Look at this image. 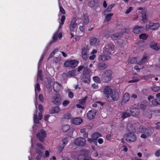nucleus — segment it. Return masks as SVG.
<instances>
[{"label":"nucleus","mask_w":160,"mask_h":160,"mask_svg":"<svg viewBox=\"0 0 160 160\" xmlns=\"http://www.w3.org/2000/svg\"><path fill=\"white\" fill-rule=\"evenodd\" d=\"M92 86L93 88L95 89H97L98 88V85H96L95 83L92 84Z\"/></svg>","instance_id":"obj_64"},{"label":"nucleus","mask_w":160,"mask_h":160,"mask_svg":"<svg viewBox=\"0 0 160 160\" xmlns=\"http://www.w3.org/2000/svg\"><path fill=\"white\" fill-rule=\"evenodd\" d=\"M58 35V31H57L53 35V37H52L54 41H56L57 39Z\"/></svg>","instance_id":"obj_47"},{"label":"nucleus","mask_w":160,"mask_h":160,"mask_svg":"<svg viewBox=\"0 0 160 160\" xmlns=\"http://www.w3.org/2000/svg\"><path fill=\"white\" fill-rule=\"evenodd\" d=\"M110 94V95L107 96V99L109 101H117L119 98V93L117 92L112 91Z\"/></svg>","instance_id":"obj_6"},{"label":"nucleus","mask_w":160,"mask_h":160,"mask_svg":"<svg viewBox=\"0 0 160 160\" xmlns=\"http://www.w3.org/2000/svg\"><path fill=\"white\" fill-rule=\"evenodd\" d=\"M82 120L80 118H76L72 120V122L75 124L78 125L82 122Z\"/></svg>","instance_id":"obj_19"},{"label":"nucleus","mask_w":160,"mask_h":160,"mask_svg":"<svg viewBox=\"0 0 160 160\" xmlns=\"http://www.w3.org/2000/svg\"><path fill=\"white\" fill-rule=\"evenodd\" d=\"M112 92V89L108 86L106 87L103 90V92L106 95L107 98V96L110 95Z\"/></svg>","instance_id":"obj_17"},{"label":"nucleus","mask_w":160,"mask_h":160,"mask_svg":"<svg viewBox=\"0 0 160 160\" xmlns=\"http://www.w3.org/2000/svg\"><path fill=\"white\" fill-rule=\"evenodd\" d=\"M107 66L104 62L99 63L98 66V68L99 70H102L107 68Z\"/></svg>","instance_id":"obj_22"},{"label":"nucleus","mask_w":160,"mask_h":160,"mask_svg":"<svg viewBox=\"0 0 160 160\" xmlns=\"http://www.w3.org/2000/svg\"><path fill=\"white\" fill-rule=\"evenodd\" d=\"M130 116V114L129 113H127L126 112H124L123 113L122 115L121 118L122 119H124V118H127Z\"/></svg>","instance_id":"obj_35"},{"label":"nucleus","mask_w":160,"mask_h":160,"mask_svg":"<svg viewBox=\"0 0 160 160\" xmlns=\"http://www.w3.org/2000/svg\"><path fill=\"white\" fill-rule=\"evenodd\" d=\"M38 109L40 112H43V106L41 104H39L38 106Z\"/></svg>","instance_id":"obj_59"},{"label":"nucleus","mask_w":160,"mask_h":160,"mask_svg":"<svg viewBox=\"0 0 160 160\" xmlns=\"http://www.w3.org/2000/svg\"><path fill=\"white\" fill-rule=\"evenodd\" d=\"M147 61V57L146 56H143L141 61L138 63V65H142L145 63Z\"/></svg>","instance_id":"obj_31"},{"label":"nucleus","mask_w":160,"mask_h":160,"mask_svg":"<svg viewBox=\"0 0 160 160\" xmlns=\"http://www.w3.org/2000/svg\"><path fill=\"white\" fill-rule=\"evenodd\" d=\"M65 19V16L64 15H63L62 16L61 20V22H60L59 24V28H60L61 27L62 25L63 24Z\"/></svg>","instance_id":"obj_36"},{"label":"nucleus","mask_w":160,"mask_h":160,"mask_svg":"<svg viewBox=\"0 0 160 160\" xmlns=\"http://www.w3.org/2000/svg\"><path fill=\"white\" fill-rule=\"evenodd\" d=\"M156 157L160 156V149L156 151L154 153Z\"/></svg>","instance_id":"obj_53"},{"label":"nucleus","mask_w":160,"mask_h":160,"mask_svg":"<svg viewBox=\"0 0 160 160\" xmlns=\"http://www.w3.org/2000/svg\"><path fill=\"white\" fill-rule=\"evenodd\" d=\"M46 137V133L45 131L43 130H41L37 134V137L41 142L44 141V138Z\"/></svg>","instance_id":"obj_8"},{"label":"nucleus","mask_w":160,"mask_h":160,"mask_svg":"<svg viewBox=\"0 0 160 160\" xmlns=\"http://www.w3.org/2000/svg\"><path fill=\"white\" fill-rule=\"evenodd\" d=\"M39 99L40 100V101H41V102L43 101V96L42 94H40L39 95Z\"/></svg>","instance_id":"obj_62"},{"label":"nucleus","mask_w":160,"mask_h":160,"mask_svg":"<svg viewBox=\"0 0 160 160\" xmlns=\"http://www.w3.org/2000/svg\"><path fill=\"white\" fill-rule=\"evenodd\" d=\"M64 118L68 120L72 118V116L69 113H67L64 115Z\"/></svg>","instance_id":"obj_43"},{"label":"nucleus","mask_w":160,"mask_h":160,"mask_svg":"<svg viewBox=\"0 0 160 160\" xmlns=\"http://www.w3.org/2000/svg\"><path fill=\"white\" fill-rule=\"evenodd\" d=\"M101 136V135L100 133L97 132H95L92 135V138L94 141H95L98 138Z\"/></svg>","instance_id":"obj_27"},{"label":"nucleus","mask_w":160,"mask_h":160,"mask_svg":"<svg viewBox=\"0 0 160 160\" xmlns=\"http://www.w3.org/2000/svg\"><path fill=\"white\" fill-rule=\"evenodd\" d=\"M132 80L129 81V83H133L139 81L140 80V76L138 75H136L132 77Z\"/></svg>","instance_id":"obj_26"},{"label":"nucleus","mask_w":160,"mask_h":160,"mask_svg":"<svg viewBox=\"0 0 160 160\" xmlns=\"http://www.w3.org/2000/svg\"><path fill=\"white\" fill-rule=\"evenodd\" d=\"M97 112V111L96 110L94 109H92L87 113L88 118L89 119H93L94 118Z\"/></svg>","instance_id":"obj_12"},{"label":"nucleus","mask_w":160,"mask_h":160,"mask_svg":"<svg viewBox=\"0 0 160 160\" xmlns=\"http://www.w3.org/2000/svg\"><path fill=\"white\" fill-rule=\"evenodd\" d=\"M83 20V23L85 24H87L89 22L88 18V17L85 15L84 16Z\"/></svg>","instance_id":"obj_40"},{"label":"nucleus","mask_w":160,"mask_h":160,"mask_svg":"<svg viewBox=\"0 0 160 160\" xmlns=\"http://www.w3.org/2000/svg\"><path fill=\"white\" fill-rule=\"evenodd\" d=\"M144 28L142 26H137L135 27L133 30V32L134 33L136 34L138 33L143 30Z\"/></svg>","instance_id":"obj_16"},{"label":"nucleus","mask_w":160,"mask_h":160,"mask_svg":"<svg viewBox=\"0 0 160 160\" xmlns=\"http://www.w3.org/2000/svg\"><path fill=\"white\" fill-rule=\"evenodd\" d=\"M53 89L56 92H58L62 89V86L56 82H54L53 84Z\"/></svg>","instance_id":"obj_15"},{"label":"nucleus","mask_w":160,"mask_h":160,"mask_svg":"<svg viewBox=\"0 0 160 160\" xmlns=\"http://www.w3.org/2000/svg\"><path fill=\"white\" fill-rule=\"evenodd\" d=\"M69 126L68 125H65L62 126V129L64 132H66L69 129Z\"/></svg>","instance_id":"obj_37"},{"label":"nucleus","mask_w":160,"mask_h":160,"mask_svg":"<svg viewBox=\"0 0 160 160\" xmlns=\"http://www.w3.org/2000/svg\"><path fill=\"white\" fill-rule=\"evenodd\" d=\"M160 88L158 86H155L152 88V89L154 91L157 92L159 90Z\"/></svg>","instance_id":"obj_51"},{"label":"nucleus","mask_w":160,"mask_h":160,"mask_svg":"<svg viewBox=\"0 0 160 160\" xmlns=\"http://www.w3.org/2000/svg\"><path fill=\"white\" fill-rule=\"evenodd\" d=\"M61 96L59 94H57L53 98L52 102L55 104L58 105L61 104Z\"/></svg>","instance_id":"obj_10"},{"label":"nucleus","mask_w":160,"mask_h":160,"mask_svg":"<svg viewBox=\"0 0 160 160\" xmlns=\"http://www.w3.org/2000/svg\"><path fill=\"white\" fill-rule=\"evenodd\" d=\"M152 105L153 106H156L158 104V99L157 100L153 99L152 101Z\"/></svg>","instance_id":"obj_48"},{"label":"nucleus","mask_w":160,"mask_h":160,"mask_svg":"<svg viewBox=\"0 0 160 160\" xmlns=\"http://www.w3.org/2000/svg\"><path fill=\"white\" fill-rule=\"evenodd\" d=\"M99 43V40L97 38H92L90 39V43L91 46H97Z\"/></svg>","instance_id":"obj_14"},{"label":"nucleus","mask_w":160,"mask_h":160,"mask_svg":"<svg viewBox=\"0 0 160 160\" xmlns=\"http://www.w3.org/2000/svg\"><path fill=\"white\" fill-rule=\"evenodd\" d=\"M69 103V101L68 100H64L62 102V104L64 107L67 106Z\"/></svg>","instance_id":"obj_52"},{"label":"nucleus","mask_w":160,"mask_h":160,"mask_svg":"<svg viewBox=\"0 0 160 160\" xmlns=\"http://www.w3.org/2000/svg\"><path fill=\"white\" fill-rule=\"evenodd\" d=\"M139 37L141 39L145 40L147 39L148 36L146 35V34L144 33H142L140 34L139 35Z\"/></svg>","instance_id":"obj_45"},{"label":"nucleus","mask_w":160,"mask_h":160,"mask_svg":"<svg viewBox=\"0 0 160 160\" xmlns=\"http://www.w3.org/2000/svg\"><path fill=\"white\" fill-rule=\"evenodd\" d=\"M36 151L40 155H42L43 152L41 150H39L38 149H36Z\"/></svg>","instance_id":"obj_60"},{"label":"nucleus","mask_w":160,"mask_h":160,"mask_svg":"<svg viewBox=\"0 0 160 160\" xmlns=\"http://www.w3.org/2000/svg\"><path fill=\"white\" fill-rule=\"evenodd\" d=\"M140 110L137 108H133L131 110V113L132 115L136 116L138 115L140 112Z\"/></svg>","instance_id":"obj_21"},{"label":"nucleus","mask_w":160,"mask_h":160,"mask_svg":"<svg viewBox=\"0 0 160 160\" xmlns=\"http://www.w3.org/2000/svg\"><path fill=\"white\" fill-rule=\"evenodd\" d=\"M87 49L85 48H83L82 49V58L86 60L87 59Z\"/></svg>","instance_id":"obj_18"},{"label":"nucleus","mask_w":160,"mask_h":160,"mask_svg":"<svg viewBox=\"0 0 160 160\" xmlns=\"http://www.w3.org/2000/svg\"><path fill=\"white\" fill-rule=\"evenodd\" d=\"M111 58L110 56L104 55H101L99 56V59L100 60H101L102 61L108 60L110 59Z\"/></svg>","instance_id":"obj_24"},{"label":"nucleus","mask_w":160,"mask_h":160,"mask_svg":"<svg viewBox=\"0 0 160 160\" xmlns=\"http://www.w3.org/2000/svg\"><path fill=\"white\" fill-rule=\"evenodd\" d=\"M154 131V129L152 128L144 126H140L139 128V132L142 133L141 137L144 139L151 135Z\"/></svg>","instance_id":"obj_2"},{"label":"nucleus","mask_w":160,"mask_h":160,"mask_svg":"<svg viewBox=\"0 0 160 160\" xmlns=\"http://www.w3.org/2000/svg\"><path fill=\"white\" fill-rule=\"evenodd\" d=\"M159 27V24L158 23H152V22H149L148 25H146V28L148 30L150 29L152 30L156 29Z\"/></svg>","instance_id":"obj_11"},{"label":"nucleus","mask_w":160,"mask_h":160,"mask_svg":"<svg viewBox=\"0 0 160 160\" xmlns=\"http://www.w3.org/2000/svg\"><path fill=\"white\" fill-rule=\"evenodd\" d=\"M42 71L41 70H38V72L37 77L38 78H39L41 80H42Z\"/></svg>","instance_id":"obj_44"},{"label":"nucleus","mask_w":160,"mask_h":160,"mask_svg":"<svg viewBox=\"0 0 160 160\" xmlns=\"http://www.w3.org/2000/svg\"><path fill=\"white\" fill-rule=\"evenodd\" d=\"M37 146L38 148H40L41 149H43V148L42 145L40 143H37Z\"/></svg>","instance_id":"obj_57"},{"label":"nucleus","mask_w":160,"mask_h":160,"mask_svg":"<svg viewBox=\"0 0 160 160\" xmlns=\"http://www.w3.org/2000/svg\"><path fill=\"white\" fill-rule=\"evenodd\" d=\"M41 89L40 88V85L38 82V79L37 80V82L35 86V90L36 92V91L37 90L39 92L40 90Z\"/></svg>","instance_id":"obj_34"},{"label":"nucleus","mask_w":160,"mask_h":160,"mask_svg":"<svg viewBox=\"0 0 160 160\" xmlns=\"http://www.w3.org/2000/svg\"><path fill=\"white\" fill-rule=\"evenodd\" d=\"M59 9H60V12L63 14H64L65 13V12L64 10V9L62 7V6L59 5Z\"/></svg>","instance_id":"obj_49"},{"label":"nucleus","mask_w":160,"mask_h":160,"mask_svg":"<svg viewBox=\"0 0 160 160\" xmlns=\"http://www.w3.org/2000/svg\"><path fill=\"white\" fill-rule=\"evenodd\" d=\"M77 26V23H76V19L73 18L71 21L69 25V28L71 31L70 34L71 36V38L73 37L74 36L73 33L72 32L73 31Z\"/></svg>","instance_id":"obj_9"},{"label":"nucleus","mask_w":160,"mask_h":160,"mask_svg":"<svg viewBox=\"0 0 160 160\" xmlns=\"http://www.w3.org/2000/svg\"><path fill=\"white\" fill-rule=\"evenodd\" d=\"M60 111V108L58 106H55L52 108L50 112L52 114L58 113Z\"/></svg>","instance_id":"obj_25"},{"label":"nucleus","mask_w":160,"mask_h":160,"mask_svg":"<svg viewBox=\"0 0 160 160\" xmlns=\"http://www.w3.org/2000/svg\"><path fill=\"white\" fill-rule=\"evenodd\" d=\"M87 97H85L82 99L79 100V103L82 105H83L86 102Z\"/></svg>","instance_id":"obj_38"},{"label":"nucleus","mask_w":160,"mask_h":160,"mask_svg":"<svg viewBox=\"0 0 160 160\" xmlns=\"http://www.w3.org/2000/svg\"><path fill=\"white\" fill-rule=\"evenodd\" d=\"M76 72L74 70L69 71L68 73V75L69 77H73L75 75Z\"/></svg>","instance_id":"obj_33"},{"label":"nucleus","mask_w":160,"mask_h":160,"mask_svg":"<svg viewBox=\"0 0 160 160\" xmlns=\"http://www.w3.org/2000/svg\"><path fill=\"white\" fill-rule=\"evenodd\" d=\"M114 50V45L111 43H109L106 45L103 48V52L106 54H110L111 52Z\"/></svg>","instance_id":"obj_7"},{"label":"nucleus","mask_w":160,"mask_h":160,"mask_svg":"<svg viewBox=\"0 0 160 160\" xmlns=\"http://www.w3.org/2000/svg\"><path fill=\"white\" fill-rule=\"evenodd\" d=\"M122 34L121 33H116L113 34L111 36V38L112 39L116 40L120 38L121 37Z\"/></svg>","instance_id":"obj_23"},{"label":"nucleus","mask_w":160,"mask_h":160,"mask_svg":"<svg viewBox=\"0 0 160 160\" xmlns=\"http://www.w3.org/2000/svg\"><path fill=\"white\" fill-rule=\"evenodd\" d=\"M130 62V63L132 64L136 63L137 62V60L136 58L135 57L132 58L131 59Z\"/></svg>","instance_id":"obj_50"},{"label":"nucleus","mask_w":160,"mask_h":160,"mask_svg":"<svg viewBox=\"0 0 160 160\" xmlns=\"http://www.w3.org/2000/svg\"><path fill=\"white\" fill-rule=\"evenodd\" d=\"M86 140L85 139L82 138H76L74 139V143H72V149H75L77 146L80 148L84 146L86 143Z\"/></svg>","instance_id":"obj_3"},{"label":"nucleus","mask_w":160,"mask_h":160,"mask_svg":"<svg viewBox=\"0 0 160 160\" xmlns=\"http://www.w3.org/2000/svg\"><path fill=\"white\" fill-rule=\"evenodd\" d=\"M33 119L34 122L36 124H38L39 123V120L37 118V116L36 114H34L33 116Z\"/></svg>","instance_id":"obj_46"},{"label":"nucleus","mask_w":160,"mask_h":160,"mask_svg":"<svg viewBox=\"0 0 160 160\" xmlns=\"http://www.w3.org/2000/svg\"><path fill=\"white\" fill-rule=\"evenodd\" d=\"M108 33V31L107 30H105L103 32V35L106 37L107 38L109 37V35L108 34H107V33Z\"/></svg>","instance_id":"obj_61"},{"label":"nucleus","mask_w":160,"mask_h":160,"mask_svg":"<svg viewBox=\"0 0 160 160\" xmlns=\"http://www.w3.org/2000/svg\"><path fill=\"white\" fill-rule=\"evenodd\" d=\"M83 66H80L77 68V71L78 72H80L82 69H84Z\"/></svg>","instance_id":"obj_58"},{"label":"nucleus","mask_w":160,"mask_h":160,"mask_svg":"<svg viewBox=\"0 0 160 160\" xmlns=\"http://www.w3.org/2000/svg\"><path fill=\"white\" fill-rule=\"evenodd\" d=\"M112 72L110 70L105 71L102 75V79L104 82H110L112 78Z\"/></svg>","instance_id":"obj_4"},{"label":"nucleus","mask_w":160,"mask_h":160,"mask_svg":"<svg viewBox=\"0 0 160 160\" xmlns=\"http://www.w3.org/2000/svg\"><path fill=\"white\" fill-rule=\"evenodd\" d=\"M44 58V56L42 55L38 63V68H39V67L40 65H41L43 59Z\"/></svg>","instance_id":"obj_54"},{"label":"nucleus","mask_w":160,"mask_h":160,"mask_svg":"<svg viewBox=\"0 0 160 160\" xmlns=\"http://www.w3.org/2000/svg\"><path fill=\"white\" fill-rule=\"evenodd\" d=\"M114 6V4H111L108 6L107 8L104 12V15H107V13L111 11L112 8Z\"/></svg>","instance_id":"obj_28"},{"label":"nucleus","mask_w":160,"mask_h":160,"mask_svg":"<svg viewBox=\"0 0 160 160\" xmlns=\"http://www.w3.org/2000/svg\"><path fill=\"white\" fill-rule=\"evenodd\" d=\"M147 105V102L146 101H143L141 102L140 105V108L143 109H145Z\"/></svg>","instance_id":"obj_30"},{"label":"nucleus","mask_w":160,"mask_h":160,"mask_svg":"<svg viewBox=\"0 0 160 160\" xmlns=\"http://www.w3.org/2000/svg\"><path fill=\"white\" fill-rule=\"evenodd\" d=\"M130 99V96L129 93H125L123 95L122 98L121 102L122 104H125Z\"/></svg>","instance_id":"obj_13"},{"label":"nucleus","mask_w":160,"mask_h":160,"mask_svg":"<svg viewBox=\"0 0 160 160\" xmlns=\"http://www.w3.org/2000/svg\"><path fill=\"white\" fill-rule=\"evenodd\" d=\"M68 138H64L62 140L63 144L62 146H60L59 147V150L60 152H62V151L65 146L67 144L68 142Z\"/></svg>","instance_id":"obj_20"},{"label":"nucleus","mask_w":160,"mask_h":160,"mask_svg":"<svg viewBox=\"0 0 160 160\" xmlns=\"http://www.w3.org/2000/svg\"><path fill=\"white\" fill-rule=\"evenodd\" d=\"M151 47L156 50H159V48L157 46L156 43L154 42H152L150 44Z\"/></svg>","instance_id":"obj_29"},{"label":"nucleus","mask_w":160,"mask_h":160,"mask_svg":"<svg viewBox=\"0 0 160 160\" xmlns=\"http://www.w3.org/2000/svg\"><path fill=\"white\" fill-rule=\"evenodd\" d=\"M93 81L98 83H100L101 81L99 78L98 76H94L93 78Z\"/></svg>","instance_id":"obj_42"},{"label":"nucleus","mask_w":160,"mask_h":160,"mask_svg":"<svg viewBox=\"0 0 160 160\" xmlns=\"http://www.w3.org/2000/svg\"><path fill=\"white\" fill-rule=\"evenodd\" d=\"M79 62L77 60H67L64 63V67H65L75 68L76 67Z\"/></svg>","instance_id":"obj_5"},{"label":"nucleus","mask_w":160,"mask_h":160,"mask_svg":"<svg viewBox=\"0 0 160 160\" xmlns=\"http://www.w3.org/2000/svg\"><path fill=\"white\" fill-rule=\"evenodd\" d=\"M142 20L143 22L145 23L147 21L146 14L144 12L142 13Z\"/></svg>","instance_id":"obj_39"},{"label":"nucleus","mask_w":160,"mask_h":160,"mask_svg":"<svg viewBox=\"0 0 160 160\" xmlns=\"http://www.w3.org/2000/svg\"><path fill=\"white\" fill-rule=\"evenodd\" d=\"M127 127L129 132L124 135V138L128 142L135 141L136 140V136L134 133L135 131V128L130 122L127 124Z\"/></svg>","instance_id":"obj_1"},{"label":"nucleus","mask_w":160,"mask_h":160,"mask_svg":"<svg viewBox=\"0 0 160 160\" xmlns=\"http://www.w3.org/2000/svg\"><path fill=\"white\" fill-rule=\"evenodd\" d=\"M73 93L71 91H69L68 92V96L69 98H72L73 97Z\"/></svg>","instance_id":"obj_55"},{"label":"nucleus","mask_w":160,"mask_h":160,"mask_svg":"<svg viewBox=\"0 0 160 160\" xmlns=\"http://www.w3.org/2000/svg\"><path fill=\"white\" fill-rule=\"evenodd\" d=\"M113 14L111 13L109 14H107L105 17V20L107 22H109L111 19V17L112 16Z\"/></svg>","instance_id":"obj_32"},{"label":"nucleus","mask_w":160,"mask_h":160,"mask_svg":"<svg viewBox=\"0 0 160 160\" xmlns=\"http://www.w3.org/2000/svg\"><path fill=\"white\" fill-rule=\"evenodd\" d=\"M132 7H130L125 12L126 14H128L132 10Z\"/></svg>","instance_id":"obj_56"},{"label":"nucleus","mask_w":160,"mask_h":160,"mask_svg":"<svg viewBox=\"0 0 160 160\" xmlns=\"http://www.w3.org/2000/svg\"><path fill=\"white\" fill-rule=\"evenodd\" d=\"M61 60V57H55L54 58V62L56 64H59Z\"/></svg>","instance_id":"obj_41"},{"label":"nucleus","mask_w":160,"mask_h":160,"mask_svg":"<svg viewBox=\"0 0 160 160\" xmlns=\"http://www.w3.org/2000/svg\"><path fill=\"white\" fill-rule=\"evenodd\" d=\"M38 117L39 120H41L42 118V112H40L38 113Z\"/></svg>","instance_id":"obj_63"}]
</instances>
